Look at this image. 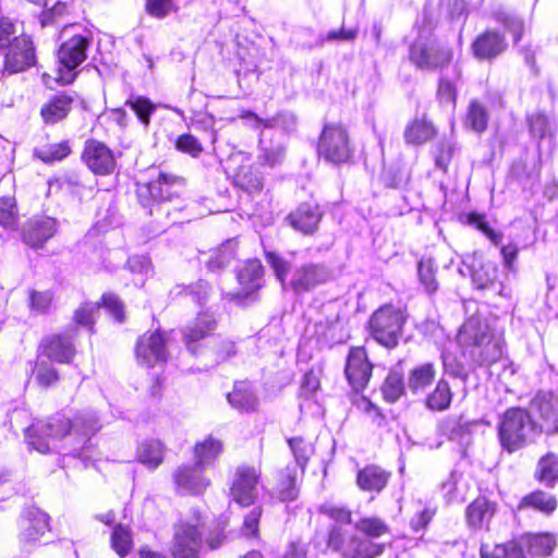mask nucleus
Returning <instances> with one entry per match:
<instances>
[{"instance_id": "obj_1", "label": "nucleus", "mask_w": 558, "mask_h": 558, "mask_svg": "<svg viewBox=\"0 0 558 558\" xmlns=\"http://www.w3.org/2000/svg\"><path fill=\"white\" fill-rule=\"evenodd\" d=\"M100 427L99 418L94 411H81L73 418L57 413L46 423L31 425L25 436L29 448L40 453L64 450L76 456Z\"/></svg>"}, {"instance_id": "obj_2", "label": "nucleus", "mask_w": 558, "mask_h": 558, "mask_svg": "<svg viewBox=\"0 0 558 558\" xmlns=\"http://www.w3.org/2000/svg\"><path fill=\"white\" fill-rule=\"evenodd\" d=\"M462 355L474 366L498 361L502 355V343L486 322L477 316L470 317L457 336Z\"/></svg>"}, {"instance_id": "obj_3", "label": "nucleus", "mask_w": 558, "mask_h": 558, "mask_svg": "<svg viewBox=\"0 0 558 558\" xmlns=\"http://www.w3.org/2000/svg\"><path fill=\"white\" fill-rule=\"evenodd\" d=\"M266 262L282 283V288H290L296 294L310 292L318 286L326 283L330 278V272L324 265L306 263L296 266L287 281L290 271L289 262L274 252L266 253Z\"/></svg>"}, {"instance_id": "obj_4", "label": "nucleus", "mask_w": 558, "mask_h": 558, "mask_svg": "<svg viewBox=\"0 0 558 558\" xmlns=\"http://www.w3.org/2000/svg\"><path fill=\"white\" fill-rule=\"evenodd\" d=\"M60 40L61 45L57 54L60 68L57 81L70 84L76 76L74 70L87 58L92 34L78 25H66L60 33Z\"/></svg>"}, {"instance_id": "obj_5", "label": "nucleus", "mask_w": 558, "mask_h": 558, "mask_svg": "<svg viewBox=\"0 0 558 558\" xmlns=\"http://www.w3.org/2000/svg\"><path fill=\"white\" fill-rule=\"evenodd\" d=\"M536 432V423L531 414L521 408L508 409L498 424L501 447L508 452H514L525 446Z\"/></svg>"}, {"instance_id": "obj_6", "label": "nucleus", "mask_w": 558, "mask_h": 558, "mask_svg": "<svg viewBox=\"0 0 558 558\" xmlns=\"http://www.w3.org/2000/svg\"><path fill=\"white\" fill-rule=\"evenodd\" d=\"M326 548L340 553L343 558H377L383 555L385 544L336 526L329 531Z\"/></svg>"}, {"instance_id": "obj_7", "label": "nucleus", "mask_w": 558, "mask_h": 558, "mask_svg": "<svg viewBox=\"0 0 558 558\" xmlns=\"http://www.w3.org/2000/svg\"><path fill=\"white\" fill-rule=\"evenodd\" d=\"M183 180L165 172H159L156 180L137 184V197L144 207L156 204L157 210L169 213L166 203L179 196Z\"/></svg>"}, {"instance_id": "obj_8", "label": "nucleus", "mask_w": 558, "mask_h": 558, "mask_svg": "<svg viewBox=\"0 0 558 558\" xmlns=\"http://www.w3.org/2000/svg\"><path fill=\"white\" fill-rule=\"evenodd\" d=\"M405 323V315L400 308L385 305L378 308L369 319L373 338L386 348L398 345Z\"/></svg>"}, {"instance_id": "obj_9", "label": "nucleus", "mask_w": 558, "mask_h": 558, "mask_svg": "<svg viewBox=\"0 0 558 558\" xmlns=\"http://www.w3.org/2000/svg\"><path fill=\"white\" fill-rule=\"evenodd\" d=\"M203 523L199 514L182 519L173 526L170 547L172 558H197L203 542Z\"/></svg>"}, {"instance_id": "obj_10", "label": "nucleus", "mask_w": 558, "mask_h": 558, "mask_svg": "<svg viewBox=\"0 0 558 558\" xmlns=\"http://www.w3.org/2000/svg\"><path fill=\"white\" fill-rule=\"evenodd\" d=\"M318 155L326 162L342 165L349 162L353 155L348 131L340 124H326L322 131Z\"/></svg>"}, {"instance_id": "obj_11", "label": "nucleus", "mask_w": 558, "mask_h": 558, "mask_svg": "<svg viewBox=\"0 0 558 558\" xmlns=\"http://www.w3.org/2000/svg\"><path fill=\"white\" fill-rule=\"evenodd\" d=\"M452 58L451 48L435 39H418L410 48V60L424 71L441 70Z\"/></svg>"}, {"instance_id": "obj_12", "label": "nucleus", "mask_w": 558, "mask_h": 558, "mask_svg": "<svg viewBox=\"0 0 558 558\" xmlns=\"http://www.w3.org/2000/svg\"><path fill=\"white\" fill-rule=\"evenodd\" d=\"M260 470L253 465L242 464L235 469L230 486V496L242 507L253 505L258 495Z\"/></svg>"}, {"instance_id": "obj_13", "label": "nucleus", "mask_w": 558, "mask_h": 558, "mask_svg": "<svg viewBox=\"0 0 558 558\" xmlns=\"http://www.w3.org/2000/svg\"><path fill=\"white\" fill-rule=\"evenodd\" d=\"M531 412L538 421L536 428L546 434L558 430V397L551 393H537L531 402Z\"/></svg>"}, {"instance_id": "obj_14", "label": "nucleus", "mask_w": 558, "mask_h": 558, "mask_svg": "<svg viewBox=\"0 0 558 558\" xmlns=\"http://www.w3.org/2000/svg\"><path fill=\"white\" fill-rule=\"evenodd\" d=\"M205 469L197 463L181 464L173 472L175 489L181 495H201L210 485V481L204 476Z\"/></svg>"}, {"instance_id": "obj_15", "label": "nucleus", "mask_w": 558, "mask_h": 558, "mask_svg": "<svg viewBox=\"0 0 558 558\" xmlns=\"http://www.w3.org/2000/svg\"><path fill=\"white\" fill-rule=\"evenodd\" d=\"M137 362L146 367L167 361V340L159 331L144 333L136 344Z\"/></svg>"}, {"instance_id": "obj_16", "label": "nucleus", "mask_w": 558, "mask_h": 558, "mask_svg": "<svg viewBox=\"0 0 558 558\" xmlns=\"http://www.w3.org/2000/svg\"><path fill=\"white\" fill-rule=\"evenodd\" d=\"M231 162L238 163L233 171L234 185L248 194L259 193L263 189V177L254 167L251 156L239 153L231 157Z\"/></svg>"}, {"instance_id": "obj_17", "label": "nucleus", "mask_w": 558, "mask_h": 558, "mask_svg": "<svg viewBox=\"0 0 558 558\" xmlns=\"http://www.w3.org/2000/svg\"><path fill=\"white\" fill-rule=\"evenodd\" d=\"M9 49L4 61V70L10 74L17 73L32 66L35 62V52L29 37L14 36V40L7 47Z\"/></svg>"}, {"instance_id": "obj_18", "label": "nucleus", "mask_w": 558, "mask_h": 558, "mask_svg": "<svg viewBox=\"0 0 558 558\" xmlns=\"http://www.w3.org/2000/svg\"><path fill=\"white\" fill-rule=\"evenodd\" d=\"M82 159L96 174H110L116 168V159L111 149L96 140L86 141Z\"/></svg>"}, {"instance_id": "obj_19", "label": "nucleus", "mask_w": 558, "mask_h": 558, "mask_svg": "<svg viewBox=\"0 0 558 558\" xmlns=\"http://www.w3.org/2000/svg\"><path fill=\"white\" fill-rule=\"evenodd\" d=\"M471 278L477 290H489L498 295H505V287L499 280V268L495 262L474 257Z\"/></svg>"}, {"instance_id": "obj_20", "label": "nucleus", "mask_w": 558, "mask_h": 558, "mask_svg": "<svg viewBox=\"0 0 558 558\" xmlns=\"http://www.w3.org/2000/svg\"><path fill=\"white\" fill-rule=\"evenodd\" d=\"M20 539L26 545H32L40 539L49 530V517L36 507L24 510L21 519Z\"/></svg>"}, {"instance_id": "obj_21", "label": "nucleus", "mask_w": 558, "mask_h": 558, "mask_svg": "<svg viewBox=\"0 0 558 558\" xmlns=\"http://www.w3.org/2000/svg\"><path fill=\"white\" fill-rule=\"evenodd\" d=\"M347 378L354 390H362L367 385L372 375V365L368 362L363 348H354L350 351L345 366Z\"/></svg>"}, {"instance_id": "obj_22", "label": "nucleus", "mask_w": 558, "mask_h": 558, "mask_svg": "<svg viewBox=\"0 0 558 558\" xmlns=\"http://www.w3.org/2000/svg\"><path fill=\"white\" fill-rule=\"evenodd\" d=\"M531 137L537 143L539 154L550 150L556 133L555 121L543 112H533L526 118Z\"/></svg>"}, {"instance_id": "obj_23", "label": "nucleus", "mask_w": 558, "mask_h": 558, "mask_svg": "<svg viewBox=\"0 0 558 558\" xmlns=\"http://www.w3.org/2000/svg\"><path fill=\"white\" fill-rule=\"evenodd\" d=\"M58 230L54 218L47 216L34 217L23 229V240L32 247H41Z\"/></svg>"}, {"instance_id": "obj_24", "label": "nucleus", "mask_w": 558, "mask_h": 558, "mask_svg": "<svg viewBox=\"0 0 558 558\" xmlns=\"http://www.w3.org/2000/svg\"><path fill=\"white\" fill-rule=\"evenodd\" d=\"M216 327L217 320L214 314L202 312L193 323L183 329V340L192 354H196L195 343L211 335Z\"/></svg>"}, {"instance_id": "obj_25", "label": "nucleus", "mask_w": 558, "mask_h": 558, "mask_svg": "<svg viewBox=\"0 0 558 558\" xmlns=\"http://www.w3.org/2000/svg\"><path fill=\"white\" fill-rule=\"evenodd\" d=\"M43 354L58 363H70L75 354L73 335H56L43 342Z\"/></svg>"}, {"instance_id": "obj_26", "label": "nucleus", "mask_w": 558, "mask_h": 558, "mask_svg": "<svg viewBox=\"0 0 558 558\" xmlns=\"http://www.w3.org/2000/svg\"><path fill=\"white\" fill-rule=\"evenodd\" d=\"M74 96L60 93L53 95L40 109V116L45 123L56 124L64 120L71 111Z\"/></svg>"}, {"instance_id": "obj_27", "label": "nucleus", "mask_w": 558, "mask_h": 558, "mask_svg": "<svg viewBox=\"0 0 558 558\" xmlns=\"http://www.w3.org/2000/svg\"><path fill=\"white\" fill-rule=\"evenodd\" d=\"M322 213L317 206L302 204L288 216L290 225L304 234H312L317 230Z\"/></svg>"}, {"instance_id": "obj_28", "label": "nucleus", "mask_w": 558, "mask_h": 558, "mask_svg": "<svg viewBox=\"0 0 558 558\" xmlns=\"http://www.w3.org/2000/svg\"><path fill=\"white\" fill-rule=\"evenodd\" d=\"M496 505L484 497L473 500L465 510L466 522L469 526L481 530L488 529V525L495 515Z\"/></svg>"}, {"instance_id": "obj_29", "label": "nucleus", "mask_w": 558, "mask_h": 558, "mask_svg": "<svg viewBox=\"0 0 558 558\" xmlns=\"http://www.w3.org/2000/svg\"><path fill=\"white\" fill-rule=\"evenodd\" d=\"M472 48L476 58L492 59L506 50L507 43L497 32L487 31L475 39Z\"/></svg>"}, {"instance_id": "obj_30", "label": "nucleus", "mask_w": 558, "mask_h": 558, "mask_svg": "<svg viewBox=\"0 0 558 558\" xmlns=\"http://www.w3.org/2000/svg\"><path fill=\"white\" fill-rule=\"evenodd\" d=\"M436 366L432 362H424L410 369L408 375V388L414 395L423 393L432 386L436 378Z\"/></svg>"}, {"instance_id": "obj_31", "label": "nucleus", "mask_w": 558, "mask_h": 558, "mask_svg": "<svg viewBox=\"0 0 558 558\" xmlns=\"http://www.w3.org/2000/svg\"><path fill=\"white\" fill-rule=\"evenodd\" d=\"M263 266L259 260L253 259L245 263L238 274L239 283L242 286V293L236 298H248L262 287Z\"/></svg>"}, {"instance_id": "obj_32", "label": "nucleus", "mask_w": 558, "mask_h": 558, "mask_svg": "<svg viewBox=\"0 0 558 558\" xmlns=\"http://www.w3.org/2000/svg\"><path fill=\"white\" fill-rule=\"evenodd\" d=\"M227 399L234 409L241 412L254 411L258 404L256 392L247 381L236 383Z\"/></svg>"}, {"instance_id": "obj_33", "label": "nucleus", "mask_w": 558, "mask_h": 558, "mask_svg": "<svg viewBox=\"0 0 558 558\" xmlns=\"http://www.w3.org/2000/svg\"><path fill=\"white\" fill-rule=\"evenodd\" d=\"M390 473L377 465H367L356 476L357 486L365 492H381L387 485Z\"/></svg>"}, {"instance_id": "obj_34", "label": "nucleus", "mask_w": 558, "mask_h": 558, "mask_svg": "<svg viewBox=\"0 0 558 558\" xmlns=\"http://www.w3.org/2000/svg\"><path fill=\"white\" fill-rule=\"evenodd\" d=\"M531 557H547L557 546V538L551 533L530 534L521 541Z\"/></svg>"}, {"instance_id": "obj_35", "label": "nucleus", "mask_w": 558, "mask_h": 558, "mask_svg": "<svg viewBox=\"0 0 558 558\" xmlns=\"http://www.w3.org/2000/svg\"><path fill=\"white\" fill-rule=\"evenodd\" d=\"M472 426L473 422L464 420L462 416H454L445 420L441 428L451 440L466 446L471 439Z\"/></svg>"}, {"instance_id": "obj_36", "label": "nucleus", "mask_w": 558, "mask_h": 558, "mask_svg": "<svg viewBox=\"0 0 558 558\" xmlns=\"http://www.w3.org/2000/svg\"><path fill=\"white\" fill-rule=\"evenodd\" d=\"M136 454L142 464L149 469H156L163 461L165 447L159 440H145L138 445Z\"/></svg>"}, {"instance_id": "obj_37", "label": "nucleus", "mask_w": 558, "mask_h": 558, "mask_svg": "<svg viewBox=\"0 0 558 558\" xmlns=\"http://www.w3.org/2000/svg\"><path fill=\"white\" fill-rule=\"evenodd\" d=\"M221 451V441L213 437H207L204 441L194 446V462L197 463L198 466L206 469L214 463Z\"/></svg>"}, {"instance_id": "obj_38", "label": "nucleus", "mask_w": 558, "mask_h": 558, "mask_svg": "<svg viewBox=\"0 0 558 558\" xmlns=\"http://www.w3.org/2000/svg\"><path fill=\"white\" fill-rule=\"evenodd\" d=\"M556 507L557 501L553 495L543 490H535L524 496L518 508L519 510L533 509L549 514L556 509Z\"/></svg>"}, {"instance_id": "obj_39", "label": "nucleus", "mask_w": 558, "mask_h": 558, "mask_svg": "<svg viewBox=\"0 0 558 558\" xmlns=\"http://www.w3.org/2000/svg\"><path fill=\"white\" fill-rule=\"evenodd\" d=\"M535 478L547 487L558 482V454L549 452L538 460Z\"/></svg>"}, {"instance_id": "obj_40", "label": "nucleus", "mask_w": 558, "mask_h": 558, "mask_svg": "<svg viewBox=\"0 0 558 558\" xmlns=\"http://www.w3.org/2000/svg\"><path fill=\"white\" fill-rule=\"evenodd\" d=\"M452 396L449 384L445 379H440L434 390L426 396L425 405L430 411H445L450 407Z\"/></svg>"}, {"instance_id": "obj_41", "label": "nucleus", "mask_w": 558, "mask_h": 558, "mask_svg": "<svg viewBox=\"0 0 558 558\" xmlns=\"http://www.w3.org/2000/svg\"><path fill=\"white\" fill-rule=\"evenodd\" d=\"M435 135L432 123L424 120H414L404 131L405 142L413 145H421Z\"/></svg>"}, {"instance_id": "obj_42", "label": "nucleus", "mask_w": 558, "mask_h": 558, "mask_svg": "<svg viewBox=\"0 0 558 558\" xmlns=\"http://www.w3.org/2000/svg\"><path fill=\"white\" fill-rule=\"evenodd\" d=\"M480 551L483 558H529L521 542L496 545L492 551H488L487 547L482 545Z\"/></svg>"}, {"instance_id": "obj_43", "label": "nucleus", "mask_w": 558, "mask_h": 558, "mask_svg": "<svg viewBox=\"0 0 558 558\" xmlns=\"http://www.w3.org/2000/svg\"><path fill=\"white\" fill-rule=\"evenodd\" d=\"M344 326L345 323L338 313L331 314L325 322L319 323V328L324 329L323 336L330 342H342L347 339Z\"/></svg>"}, {"instance_id": "obj_44", "label": "nucleus", "mask_w": 558, "mask_h": 558, "mask_svg": "<svg viewBox=\"0 0 558 558\" xmlns=\"http://www.w3.org/2000/svg\"><path fill=\"white\" fill-rule=\"evenodd\" d=\"M437 512V508L432 504L416 501L414 505L413 514L410 518L409 524L415 532L423 531L427 527Z\"/></svg>"}, {"instance_id": "obj_45", "label": "nucleus", "mask_w": 558, "mask_h": 558, "mask_svg": "<svg viewBox=\"0 0 558 558\" xmlns=\"http://www.w3.org/2000/svg\"><path fill=\"white\" fill-rule=\"evenodd\" d=\"M71 153L68 142L45 145L34 150V156L45 163H52L64 159Z\"/></svg>"}, {"instance_id": "obj_46", "label": "nucleus", "mask_w": 558, "mask_h": 558, "mask_svg": "<svg viewBox=\"0 0 558 558\" xmlns=\"http://www.w3.org/2000/svg\"><path fill=\"white\" fill-rule=\"evenodd\" d=\"M235 251L236 242L234 240H228L214 252L208 260V268L210 270H217L227 267L235 258Z\"/></svg>"}, {"instance_id": "obj_47", "label": "nucleus", "mask_w": 558, "mask_h": 558, "mask_svg": "<svg viewBox=\"0 0 558 558\" xmlns=\"http://www.w3.org/2000/svg\"><path fill=\"white\" fill-rule=\"evenodd\" d=\"M487 120L488 116L485 107L476 100L471 101L465 117V125L477 133H482L487 126Z\"/></svg>"}, {"instance_id": "obj_48", "label": "nucleus", "mask_w": 558, "mask_h": 558, "mask_svg": "<svg viewBox=\"0 0 558 558\" xmlns=\"http://www.w3.org/2000/svg\"><path fill=\"white\" fill-rule=\"evenodd\" d=\"M137 116L140 122L147 128L150 123V116L155 112L156 106L146 97L132 96L125 101Z\"/></svg>"}, {"instance_id": "obj_49", "label": "nucleus", "mask_w": 558, "mask_h": 558, "mask_svg": "<svg viewBox=\"0 0 558 558\" xmlns=\"http://www.w3.org/2000/svg\"><path fill=\"white\" fill-rule=\"evenodd\" d=\"M131 530L122 524L114 526L111 534V546L120 557H125L132 548Z\"/></svg>"}, {"instance_id": "obj_50", "label": "nucleus", "mask_w": 558, "mask_h": 558, "mask_svg": "<svg viewBox=\"0 0 558 558\" xmlns=\"http://www.w3.org/2000/svg\"><path fill=\"white\" fill-rule=\"evenodd\" d=\"M354 529L371 539L380 537L389 531L388 525L378 518L361 519L355 523Z\"/></svg>"}, {"instance_id": "obj_51", "label": "nucleus", "mask_w": 558, "mask_h": 558, "mask_svg": "<svg viewBox=\"0 0 558 558\" xmlns=\"http://www.w3.org/2000/svg\"><path fill=\"white\" fill-rule=\"evenodd\" d=\"M384 398L388 402H396L404 392V383L401 374L391 372L381 387Z\"/></svg>"}, {"instance_id": "obj_52", "label": "nucleus", "mask_w": 558, "mask_h": 558, "mask_svg": "<svg viewBox=\"0 0 558 558\" xmlns=\"http://www.w3.org/2000/svg\"><path fill=\"white\" fill-rule=\"evenodd\" d=\"M435 271V264L432 259H422L418 263L417 272L420 281L429 294L436 292L438 289Z\"/></svg>"}, {"instance_id": "obj_53", "label": "nucleus", "mask_w": 558, "mask_h": 558, "mask_svg": "<svg viewBox=\"0 0 558 558\" xmlns=\"http://www.w3.org/2000/svg\"><path fill=\"white\" fill-rule=\"evenodd\" d=\"M289 447L293 453L296 464L304 470L310 457L313 453V447L301 437L288 439Z\"/></svg>"}, {"instance_id": "obj_54", "label": "nucleus", "mask_w": 558, "mask_h": 558, "mask_svg": "<svg viewBox=\"0 0 558 558\" xmlns=\"http://www.w3.org/2000/svg\"><path fill=\"white\" fill-rule=\"evenodd\" d=\"M126 266L131 272L141 277L137 281H135L136 286H143L145 278L148 277L153 271L149 258L143 255H134L129 257Z\"/></svg>"}, {"instance_id": "obj_55", "label": "nucleus", "mask_w": 558, "mask_h": 558, "mask_svg": "<svg viewBox=\"0 0 558 558\" xmlns=\"http://www.w3.org/2000/svg\"><path fill=\"white\" fill-rule=\"evenodd\" d=\"M469 222L474 226L477 230L483 232L492 243L498 245L502 240V234L496 232L485 220V218L477 214H471L469 216Z\"/></svg>"}, {"instance_id": "obj_56", "label": "nucleus", "mask_w": 558, "mask_h": 558, "mask_svg": "<svg viewBox=\"0 0 558 558\" xmlns=\"http://www.w3.org/2000/svg\"><path fill=\"white\" fill-rule=\"evenodd\" d=\"M286 155V147L283 144L278 143L270 145L268 147L262 148V154L259 158L263 160L264 163L274 167L276 165H279L284 159Z\"/></svg>"}, {"instance_id": "obj_57", "label": "nucleus", "mask_w": 558, "mask_h": 558, "mask_svg": "<svg viewBox=\"0 0 558 558\" xmlns=\"http://www.w3.org/2000/svg\"><path fill=\"white\" fill-rule=\"evenodd\" d=\"M145 8L149 15L163 19L175 9V5L173 0H146Z\"/></svg>"}, {"instance_id": "obj_58", "label": "nucleus", "mask_w": 558, "mask_h": 558, "mask_svg": "<svg viewBox=\"0 0 558 558\" xmlns=\"http://www.w3.org/2000/svg\"><path fill=\"white\" fill-rule=\"evenodd\" d=\"M496 20L504 24V26L510 33H512L515 43L520 39L523 29V23L519 17L505 11H499L496 13Z\"/></svg>"}, {"instance_id": "obj_59", "label": "nucleus", "mask_w": 558, "mask_h": 558, "mask_svg": "<svg viewBox=\"0 0 558 558\" xmlns=\"http://www.w3.org/2000/svg\"><path fill=\"white\" fill-rule=\"evenodd\" d=\"M178 150L197 157L203 151L199 141L192 134L180 135L175 142Z\"/></svg>"}, {"instance_id": "obj_60", "label": "nucleus", "mask_w": 558, "mask_h": 558, "mask_svg": "<svg viewBox=\"0 0 558 558\" xmlns=\"http://www.w3.org/2000/svg\"><path fill=\"white\" fill-rule=\"evenodd\" d=\"M323 511L335 521V524L330 529V531L336 526H342L343 529H347V531H351L352 526L350 524L351 522V513L350 511L343 509V508H336V507H324Z\"/></svg>"}, {"instance_id": "obj_61", "label": "nucleus", "mask_w": 558, "mask_h": 558, "mask_svg": "<svg viewBox=\"0 0 558 558\" xmlns=\"http://www.w3.org/2000/svg\"><path fill=\"white\" fill-rule=\"evenodd\" d=\"M0 225L5 228L15 225V204L11 197L0 198Z\"/></svg>"}, {"instance_id": "obj_62", "label": "nucleus", "mask_w": 558, "mask_h": 558, "mask_svg": "<svg viewBox=\"0 0 558 558\" xmlns=\"http://www.w3.org/2000/svg\"><path fill=\"white\" fill-rule=\"evenodd\" d=\"M98 311L99 306L97 304H83L75 311L74 319L76 324L92 328L95 322V313H97Z\"/></svg>"}, {"instance_id": "obj_63", "label": "nucleus", "mask_w": 558, "mask_h": 558, "mask_svg": "<svg viewBox=\"0 0 558 558\" xmlns=\"http://www.w3.org/2000/svg\"><path fill=\"white\" fill-rule=\"evenodd\" d=\"M36 378L39 385L48 387L54 384L59 376L54 367L48 365L45 362H38L36 366Z\"/></svg>"}, {"instance_id": "obj_64", "label": "nucleus", "mask_w": 558, "mask_h": 558, "mask_svg": "<svg viewBox=\"0 0 558 558\" xmlns=\"http://www.w3.org/2000/svg\"><path fill=\"white\" fill-rule=\"evenodd\" d=\"M461 475L451 473L448 481L442 483V490L450 501L463 500L464 495L460 492Z\"/></svg>"}]
</instances>
